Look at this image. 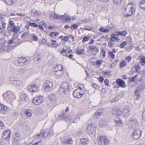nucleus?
Wrapping results in <instances>:
<instances>
[{
  "label": "nucleus",
  "instance_id": "obj_51",
  "mask_svg": "<svg viewBox=\"0 0 145 145\" xmlns=\"http://www.w3.org/2000/svg\"><path fill=\"white\" fill-rule=\"evenodd\" d=\"M31 37L33 39V40L35 41H36L38 40V38L36 36H35L34 35H31Z\"/></svg>",
  "mask_w": 145,
  "mask_h": 145
},
{
  "label": "nucleus",
  "instance_id": "obj_41",
  "mask_svg": "<svg viewBox=\"0 0 145 145\" xmlns=\"http://www.w3.org/2000/svg\"><path fill=\"white\" fill-rule=\"evenodd\" d=\"M37 112L38 115L42 114L43 113L42 110L40 108H38L37 109Z\"/></svg>",
  "mask_w": 145,
  "mask_h": 145
},
{
  "label": "nucleus",
  "instance_id": "obj_25",
  "mask_svg": "<svg viewBox=\"0 0 145 145\" xmlns=\"http://www.w3.org/2000/svg\"><path fill=\"white\" fill-rule=\"evenodd\" d=\"M56 67H54V68L53 70V71L55 72V74L57 76H60L62 75L63 73V71H56L55 69Z\"/></svg>",
  "mask_w": 145,
  "mask_h": 145
},
{
  "label": "nucleus",
  "instance_id": "obj_28",
  "mask_svg": "<svg viewBox=\"0 0 145 145\" xmlns=\"http://www.w3.org/2000/svg\"><path fill=\"white\" fill-rule=\"evenodd\" d=\"M32 114V111L30 109H27L26 110L25 114L26 116L31 117Z\"/></svg>",
  "mask_w": 145,
  "mask_h": 145
},
{
  "label": "nucleus",
  "instance_id": "obj_17",
  "mask_svg": "<svg viewBox=\"0 0 145 145\" xmlns=\"http://www.w3.org/2000/svg\"><path fill=\"white\" fill-rule=\"evenodd\" d=\"M63 17L62 18V20H65L66 22H70L71 20V17L69 15H66V14H65L64 15H62Z\"/></svg>",
  "mask_w": 145,
  "mask_h": 145
},
{
  "label": "nucleus",
  "instance_id": "obj_8",
  "mask_svg": "<svg viewBox=\"0 0 145 145\" xmlns=\"http://www.w3.org/2000/svg\"><path fill=\"white\" fill-rule=\"evenodd\" d=\"M142 134V131L140 129L135 130L133 132L132 137L133 139L137 140L140 138Z\"/></svg>",
  "mask_w": 145,
  "mask_h": 145
},
{
  "label": "nucleus",
  "instance_id": "obj_52",
  "mask_svg": "<svg viewBox=\"0 0 145 145\" xmlns=\"http://www.w3.org/2000/svg\"><path fill=\"white\" fill-rule=\"evenodd\" d=\"M8 45H13V44L14 45H15V43L14 42L13 40L12 39L9 40L8 42Z\"/></svg>",
  "mask_w": 145,
  "mask_h": 145
},
{
  "label": "nucleus",
  "instance_id": "obj_6",
  "mask_svg": "<svg viewBox=\"0 0 145 145\" xmlns=\"http://www.w3.org/2000/svg\"><path fill=\"white\" fill-rule=\"evenodd\" d=\"M53 83L50 81L47 80L44 83L43 88L46 91H49L52 88Z\"/></svg>",
  "mask_w": 145,
  "mask_h": 145
},
{
  "label": "nucleus",
  "instance_id": "obj_34",
  "mask_svg": "<svg viewBox=\"0 0 145 145\" xmlns=\"http://www.w3.org/2000/svg\"><path fill=\"white\" fill-rule=\"evenodd\" d=\"M11 28L12 31L15 33H17L19 31V29L17 28L15 25L13 26Z\"/></svg>",
  "mask_w": 145,
  "mask_h": 145
},
{
  "label": "nucleus",
  "instance_id": "obj_11",
  "mask_svg": "<svg viewBox=\"0 0 145 145\" xmlns=\"http://www.w3.org/2000/svg\"><path fill=\"white\" fill-rule=\"evenodd\" d=\"M11 135V132L10 130H8L5 131L3 133L2 136L3 138L5 140H9Z\"/></svg>",
  "mask_w": 145,
  "mask_h": 145
},
{
  "label": "nucleus",
  "instance_id": "obj_3",
  "mask_svg": "<svg viewBox=\"0 0 145 145\" xmlns=\"http://www.w3.org/2000/svg\"><path fill=\"white\" fill-rule=\"evenodd\" d=\"M128 125L129 128L135 129L138 127L139 123L136 119L132 118L129 120Z\"/></svg>",
  "mask_w": 145,
  "mask_h": 145
},
{
  "label": "nucleus",
  "instance_id": "obj_35",
  "mask_svg": "<svg viewBox=\"0 0 145 145\" xmlns=\"http://www.w3.org/2000/svg\"><path fill=\"white\" fill-rule=\"evenodd\" d=\"M142 123L143 125L145 126V111L143 112L142 114Z\"/></svg>",
  "mask_w": 145,
  "mask_h": 145
},
{
  "label": "nucleus",
  "instance_id": "obj_13",
  "mask_svg": "<svg viewBox=\"0 0 145 145\" xmlns=\"http://www.w3.org/2000/svg\"><path fill=\"white\" fill-rule=\"evenodd\" d=\"M92 123H90L87 127V130L89 133H93L96 130V127Z\"/></svg>",
  "mask_w": 145,
  "mask_h": 145
},
{
  "label": "nucleus",
  "instance_id": "obj_31",
  "mask_svg": "<svg viewBox=\"0 0 145 145\" xmlns=\"http://www.w3.org/2000/svg\"><path fill=\"white\" fill-rule=\"evenodd\" d=\"M115 122L116 124L119 126H121L123 124V121L119 119H118L117 120H115Z\"/></svg>",
  "mask_w": 145,
  "mask_h": 145
},
{
  "label": "nucleus",
  "instance_id": "obj_29",
  "mask_svg": "<svg viewBox=\"0 0 145 145\" xmlns=\"http://www.w3.org/2000/svg\"><path fill=\"white\" fill-rule=\"evenodd\" d=\"M7 110V107L4 105L0 104V111H6Z\"/></svg>",
  "mask_w": 145,
  "mask_h": 145
},
{
  "label": "nucleus",
  "instance_id": "obj_30",
  "mask_svg": "<svg viewBox=\"0 0 145 145\" xmlns=\"http://www.w3.org/2000/svg\"><path fill=\"white\" fill-rule=\"evenodd\" d=\"M140 4L141 8L145 10V0H142L140 2Z\"/></svg>",
  "mask_w": 145,
  "mask_h": 145
},
{
  "label": "nucleus",
  "instance_id": "obj_2",
  "mask_svg": "<svg viewBox=\"0 0 145 145\" xmlns=\"http://www.w3.org/2000/svg\"><path fill=\"white\" fill-rule=\"evenodd\" d=\"M9 82L13 85L18 87L22 85L23 82L21 80H19L18 79L14 76H11L9 78Z\"/></svg>",
  "mask_w": 145,
  "mask_h": 145
},
{
  "label": "nucleus",
  "instance_id": "obj_61",
  "mask_svg": "<svg viewBox=\"0 0 145 145\" xmlns=\"http://www.w3.org/2000/svg\"><path fill=\"white\" fill-rule=\"evenodd\" d=\"M104 74L108 76H111V74L109 71H106L105 72Z\"/></svg>",
  "mask_w": 145,
  "mask_h": 145
},
{
  "label": "nucleus",
  "instance_id": "obj_55",
  "mask_svg": "<svg viewBox=\"0 0 145 145\" xmlns=\"http://www.w3.org/2000/svg\"><path fill=\"white\" fill-rule=\"evenodd\" d=\"M59 34V33L58 32H52L50 33V35L52 36H57Z\"/></svg>",
  "mask_w": 145,
  "mask_h": 145
},
{
  "label": "nucleus",
  "instance_id": "obj_36",
  "mask_svg": "<svg viewBox=\"0 0 145 145\" xmlns=\"http://www.w3.org/2000/svg\"><path fill=\"white\" fill-rule=\"evenodd\" d=\"M31 13L33 14L36 16H38L40 14V13L38 11L36 10L35 9L32 10L31 11Z\"/></svg>",
  "mask_w": 145,
  "mask_h": 145
},
{
  "label": "nucleus",
  "instance_id": "obj_38",
  "mask_svg": "<svg viewBox=\"0 0 145 145\" xmlns=\"http://www.w3.org/2000/svg\"><path fill=\"white\" fill-rule=\"evenodd\" d=\"M127 63L124 60H122L120 64V67L121 68L123 67L126 65Z\"/></svg>",
  "mask_w": 145,
  "mask_h": 145
},
{
  "label": "nucleus",
  "instance_id": "obj_64",
  "mask_svg": "<svg viewBox=\"0 0 145 145\" xmlns=\"http://www.w3.org/2000/svg\"><path fill=\"white\" fill-rule=\"evenodd\" d=\"M46 40L45 39H42L41 40L40 43L41 44H44L46 43Z\"/></svg>",
  "mask_w": 145,
  "mask_h": 145
},
{
  "label": "nucleus",
  "instance_id": "obj_46",
  "mask_svg": "<svg viewBox=\"0 0 145 145\" xmlns=\"http://www.w3.org/2000/svg\"><path fill=\"white\" fill-rule=\"evenodd\" d=\"M118 100L119 99L118 97H116L114 98V99L110 100V103L116 102H117Z\"/></svg>",
  "mask_w": 145,
  "mask_h": 145
},
{
  "label": "nucleus",
  "instance_id": "obj_1",
  "mask_svg": "<svg viewBox=\"0 0 145 145\" xmlns=\"http://www.w3.org/2000/svg\"><path fill=\"white\" fill-rule=\"evenodd\" d=\"M136 5L134 3H131L127 5L125 8V11L127 13L124 15L125 17L131 16L135 13Z\"/></svg>",
  "mask_w": 145,
  "mask_h": 145
},
{
  "label": "nucleus",
  "instance_id": "obj_10",
  "mask_svg": "<svg viewBox=\"0 0 145 145\" xmlns=\"http://www.w3.org/2000/svg\"><path fill=\"white\" fill-rule=\"evenodd\" d=\"M28 88L32 92H36L39 89V86L38 85L34 84H31L28 86Z\"/></svg>",
  "mask_w": 145,
  "mask_h": 145
},
{
  "label": "nucleus",
  "instance_id": "obj_12",
  "mask_svg": "<svg viewBox=\"0 0 145 145\" xmlns=\"http://www.w3.org/2000/svg\"><path fill=\"white\" fill-rule=\"evenodd\" d=\"M18 62L21 65H26L28 63L29 61L23 57H19L17 59Z\"/></svg>",
  "mask_w": 145,
  "mask_h": 145
},
{
  "label": "nucleus",
  "instance_id": "obj_9",
  "mask_svg": "<svg viewBox=\"0 0 145 145\" xmlns=\"http://www.w3.org/2000/svg\"><path fill=\"white\" fill-rule=\"evenodd\" d=\"M82 88L76 89L73 92L74 97L76 98H80L84 95V93L81 92Z\"/></svg>",
  "mask_w": 145,
  "mask_h": 145
},
{
  "label": "nucleus",
  "instance_id": "obj_43",
  "mask_svg": "<svg viewBox=\"0 0 145 145\" xmlns=\"http://www.w3.org/2000/svg\"><path fill=\"white\" fill-rule=\"evenodd\" d=\"M135 68L136 69V72H140L141 67L139 65H135Z\"/></svg>",
  "mask_w": 145,
  "mask_h": 145
},
{
  "label": "nucleus",
  "instance_id": "obj_20",
  "mask_svg": "<svg viewBox=\"0 0 145 145\" xmlns=\"http://www.w3.org/2000/svg\"><path fill=\"white\" fill-rule=\"evenodd\" d=\"M49 100L51 101H55L56 99V95L53 94H50L48 96Z\"/></svg>",
  "mask_w": 145,
  "mask_h": 145
},
{
  "label": "nucleus",
  "instance_id": "obj_26",
  "mask_svg": "<svg viewBox=\"0 0 145 145\" xmlns=\"http://www.w3.org/2000/svg\"><path fill=\"white\" fill-rule=\"evenodd\" d=\"M20 99L24 101H27L28 100L27 95L25 94H22L21 95Z\"/></svg>",
  "mask_w": 145,
  "mask_h": 145
},
{
  "label": "nucleus",
  "instance_id": "obj_23",
  "mask_svg": "<svg viewBox=\"0 0 145 145\" xmlns=\"http://www.w3.org/2000/svg\"><path fill=\"white\" fill-rule=\"evenodd\" d=\"M88 142V140L87 138H82L80 140V145H86Z\"/></svg>",
  "mask_w": 145,
  "mask_h": 145
},
{
  "label": "nucleus",
  "instance_id": "obj_63",
  "mask_svg": "<svg viewBox=\"0 0 145 145\" xmlns=\"http://www.w3.org/2000/svg\"><path fill=\"white\" fill-rule=\"evenodd\" d=\"M131 59V57L130 56H128L126 57L125 58V59L128 62H129Z\"/></svg>",
  "mask_w": 145,
  "mask_h": 145
},
{
  "label": "nucleus",
  "instance_id": "obj_54",
  "mask_svg": "<svg viewBox=\"0 0 145 145\" xmlns=\"http://www.w3.org/2000/svg\"><path fill=\"white\" fill-rule=\"evenodd\" d=\"M113 3L116 4H118L121 2V0H113Z\"/></svg>",
  "mask_w": 145,
  "mask_h": 145
},
{
  "label": "nucleus",
  "instance_id": "obj_4",
  "mask_svg": "<svg viewBox=\"0 0 145 145\" xmlns=\"http://www.w3.org/2000/svg\"><path fill=\"white\" fill-rule=\"evenodd\" d=\"M69 89V85L66 82L62 83L59 88V91L61 94H65L68 91Z\"/></svg>",
  "mask_w": 145,
  "mask_h": 145
},
{
  "label": "nucleus",
  "instance_id": "obj_40",
  "mask_svg": "<svg viewBox=\"0 0 145 145\" xmlns=\"http://www.w3.org/2000/svg\"><path fill=\"white\" fill-rule=\"evenodd\" d=\"M127 44V42L126 41H124L122 42L120 45V47L121 48H124Z\"/></svg>",
  "mask_w": 145,
  "mask_h": 145
},
{
  "label": "nucleus",
  "instance_id": "obj_18",
  "mask_svg": "<svg viewBox=\"0 0 145 145\" xmlns=\"http://www.w3.org/2000/svg\"><path fill=\"white\" fill-rule=\"evenodd\" d=\"M106 121L103 119H100L99 122V125L101 127L105 126L106 124Z\"/></svg>",
  "mask_w": 145,
  "mask_h": 145
},
{
  "label": "nucleus",
  "instance_id": "obj_62",
  "mask_svg": "<svg viewBox=\"0 0 145 145\" xmlns=\"http://www.w3.org/2000/svg\"><path fill=\"white\" fill-rule=\"evenodd\" d=\"M104 82H105V84L106 85L108 86L109 85V82L108 80L107 79H106L105 80Z\"/></svg>",
  "mask_w": 145,
  "mask_h": 145
},
{
  "label": "nucleus",
  "instance_id": "obj_53",
  "mask_svg": "<svg viewBox=\"0 0 145 145\" xmlns=\"http://www.w3.org/2000/svg\"><path fill=\"white\" fill-rule=\"evenodd\" d=\"M108 54L112 58H114L115 55L112 52H110L108 53Z\"/></svg>",
  "mask_w": 145,
  "mask_h": 145
},
{
  "label": "nucleus",
  "instance_id": "obj_48",
  "mask_svg": "<svg viewBox=\"0 0 145 145\" xmlns=\"http://www.w3.org/2000/svg\"><path fill=\"white\" fill-rule=\"evenodd\" d=\"M25 70L24 69H21L18 70V72L21 74H24L25 72Z\"/></svg>",
  "mask_w": 145,
  "mask_h": 145
},
{
  "label": "nucleus",
  "instance_id": "obj_50",
  "mask_svg": "<svg viewBox=\"0 0 145 145\" xmlns=\"http://www.w3.org/2000/svg\"><path fill=\"white\" fill-rule=\"evenodd\" d=\"M29 35L28 33H25L21 35V37L22 38L27 37L29 36Z\"/></svg>",
  "mask_w": 145,
  "mask_h": 145
},
{
  "label": "nucleus",
  "instance_id": "obj_45",
  "mask_svg": "<svg viewBox=\"0 0 145 145\" xmlns=\"http://www.w3.org/2000/svg\"><path fill=\"white\" fill-rule=\"evenodd\" d=\"M141 63L142 65H144L145 64V57H143L142 58H140Z\"/></svg>",
  "mask_w": 145,
  "mask_h": 145
},
{
  "label": "nucleus",
  "instance_id": "obj_44",
  "mask_svg": "<svg viewBox=\"0 0 145 145\" xmlns=\"http://www.w3.org/2000/svg\"><path fill=\"white\" fill-rule=\"evenodd\" d=\"M78 27L77 25L76 24H73L71 26L70 28L72 30L76 29Z\"/></svg>",
  "mask_w": 145,
  "mask_h": 145
},
{
  "label": "nucleus",
  "instance_id": "obj_16",
  "mask_svg": "<svg viewBox=\"0 0 145 145\" xmlns=\"http://www.w3.org/2000/svg\"><path fill=\"white\" fill-rule=\"evenodd\" d=\"M116 83L118 84L119 86L121 88H125L126 86L125 82L121 79H118L116 80Z\"/></svg>",
  "mask_w": 145,
  "mask_h": 145
},
{
  "label": "nucleus",
  "instance_id": "obj_57",
  "mask_svg": "<svg viewBox=\"0 0 145 145\" xmlns=\"http://www.w3.org/2000/svg\"><path fill=\"white\" fill-rule=\"evenodd\" d=\"M84 51V49H81L80 50H78L76 52V53L78 54H82V52Z\"/></svg>",
  "mask_w": 145,
  "mask_h": 145
},
{
  "label": "nucleus",
  "instance_id": "obj_7",
  "mask_svg": "<svg viewBox=\"0 0 145 145\" xmlns=\"http://www.w3.org/2000/svg\"><path fill=\"white\" fill-rule=\"evenodd\" d=\"M43 100V97L40 95H39L34 97L33 99L32 102L35 105H38L41 104Z\"/></svg>",
  "mask_w": 145,
  "mask_h": 145
},
{
  "label": "nucleus",
  "instance_id": "obj_56",
  "mask_svg": "<svg viewBox=\"0 0 145 145\" xmlns=\"http://www.w3.org/2000/svg\"><path fill=\"white\" fill-rule=\"evenodd\" d=\"M29 25L31 26L35 27H37L38 26V25L37 24L34 23H30L29 24Z\"/></svg>",
  "mask_w": 145,
  "mask_h": 145
},
{
  "label": "nucleus",
  "instance_id": "obj_47",
  "mask_svg": "<svg viewBox=\"0 0 145 145\" xmlns=\"http://www.w3.org/2000/svg\"><path fill=\"white\" fill-rule=\"evenodd\" d=\"M119 40V39L118 37H116L112 36L110 38V40L113 42H114V41L115 40Z\"/></svg>",
  "mask_w": 145,
  "mask_h": 145
},
{
  "label": "nucleus",
  "instance_id": "obj_39",
  "mask_svg": "<svg viewBox=\"0 0 145 145\" xmlns=\"http://www.w3.org/2000/svg\"><path fill=\"white\" fill-rule=\"evenodd\" d=\"M114 45V43L110 40L109 41L108 43V45L109 47L111 48L113 47Z\"/></svg>",
  "mask_w": 145,
  "mask_h": 145
},
{
  "label": "nucleus",
  "instance_id": "obj_21",
  "mask_svg": "<svg viewBox=\"0 0 145 145\" xmlns=\"http://www.w3.org/2000/svg\"><path fill=\"white\" fill-rule=\"evenodd\" d=\"M89 50L92 52H97L99 51V49L94 46H90L89 47Z\"/></svg>",
  "mask_w": 145,
  "mask_h": 145
},
{
  "label": "nucleus",
  "instance_id": "obj_14",
  "mask_svg": "<svg viewBox=\"0 0 145 145\" xmlns=\"http://www.w3.org/2000/svg\"><path fill=\"white\" fill-rule=\"evenodd\" d=\"M130 108L128 106H127L122 111L123 115L125 117H128L130 115Z\"/></svg>",
  "mask_w": 145,
  "mask_h": 145
},
{
  "label": "nucleus",
  "instance_id": "obj_42",
  "mask_svg": "<svg viewBox=\"0 0 145 145\" xmlns=\"http://www.w3.org/2000/svg\"><path fill=\"white\" fill-rule=\"evenodd\" d=\"M99 30L101 32H103L104 33H106L108 32L109 31V30L108 29H103V28L102 27L100 28L99 29Z\"/></svg>",
  "mask_w": 145,
  "mask_h": 145
},
{
  "label": "nucleus",
  "instance_id": "obj_32",
  "mask_svg": "<svg viewBox=\"0 0 145 145\" xmlns=\"http://www.w3.org/2000/svg\"><path fill=\"white\" fill-rule=\"evenodd\" d=\"M127 33V31H118L117 34L118 35H120L121 36H124Z\"/></svg>",
  "mask_w": 145,
  "mask_h": 145
},
{
  "label": "nucleus",
  "instance_id": "obj_5",
  "mask_svg": "<svg viewBox=\"0 0 145 145\" xmlns=\"http://www.w3.org/2000/svg\"><path fill=\"white\" fill-rule=\"evenodd\" d=\"M97 140L99 145H106L109 142L108 138L103 136H99Z\"/></svg>",
  "mask_w": 145,
  "mask_h": 145
},
{
  "label": "nucleus",
  "instance_id": "obj_15",
  "mask_svg": "<svg viewBox=\"0 0 145 145\" xmlns=\"http://www.w3.org/2000/svg\"><path fill=\"white\" fill-rule=\"evenodd\" d=\"M112 114H116L118 116H120L121 114H123L122 111L120 109L118 108H114L113 109L112 111Z\"/></svg>",
  "mask_w": 145,
  "mask_h": 145
},
{
  "label": "nucleus",
  "instance_id": "obj_37",
  "mask_svg": "<svg viewBox=\"0 0 145 145\" xmlns=\"http://www.w3.org/2000/svg\"><path fill=\"white\" fill-rule=\"evenodd\" d=\"M57 68V69L58 71H63V66L61 65H57L55 69Z\"/></svg>",
  "mask_w": 145,
  "mask_h": 145
},
{
  "label": "nucleus",
  "instance_id": "obj_58",
  "mask_svg": "<svg viewBox=\"0 0 145 145\" xmlns=\"http://www.w3.org/2000/svg\"><path fill=\"white\" fill-rule=\"evenodd\" d=\"M5 51V46L1 47L0 48V53Z\"/></svg>",
  "mask_w": 145,
  "mask_h": 145
},
{
  "label": "nucleus",
  "instance_id": "obj_59",
  "mask_svg": "<svg viewBox=\"0 0 145 145\" xmlns=\"http://www.w3.org/2000/svg\"><path fill=\"white\" fill-rule=\"evenodd\" d=\"M92 86L93 87L96 89H98L99 88V86L95 84H92Z\"/></svg>",
  "mask_w": 145,
  "mask_h": 145
},
{
  "label": "nucleus",
  "instance_id": "obj_19",
  "mask_svg": "<svg viewBox=\"0 0 145 145\" xmlns=\"http://www.w3.org/2000/svg\"><path fill=\"white\" fill-rule=\"evenodd\" d=\"M51 17L53 18H54L56 19H61L62 20V18L63 17L62 15L59 16L58 14H53L51 15Z\"/></svg>",
  "mask_w": 145,
  "mask_h": 145
},
{
  "label": "nucleus",
  "instance_id": "obj_60",
  "mask_svg": "<svg viewBox=\"0 0 145 145\" xmlns=\"http://www.w3.org/2000/svg\"><path fill=\"white\" fill-rule=\"evenodd\" d=\"M89 39L88 37H87L86 36H85L83 38L82 42H86L88 41Z\"/></svg>",
  "mask_w": 145,
  "mask_h": 145
},
{
  "label": "nucleus",
  "instance_id": "obj_27",
  "mask_svg": "<svg viewBox=\"0 0 145 145\" xmlns=\"http://www.w3.org/2000/svg\"><path fill=\"white\" fill-rule=\"evenodd\" d=\"M102 114V111L101 110H99L96 112L94 114V116L96 118H98Z\"/></svg>",
  "mask_w": 145,
  "mask_h": 145
},
{
  "label": "nucleus",
  "instance_id": "obj_33",
  "mask_svg": "<svg viewBox=\"0 0 145 145\" xmlns=\"http://www.w3.org/2000/svg\"><path fill=\"white\" fill-rule=\"evenodd\" d=\"M46 136H45L44 135H42V134L40 132L39 134H38L37 135L35 136V138L36 139H38L40 138H42V137H45Z\"/></svg>",
  "mask_w": 145,
  "mask_h": 145
},
{
  "label": "nucleus",
  "instance_id": "obj_22",
  "mask_svg": "<svg viewBox=\"0 0 145 145\" xmlns=\"http://www.w3.org/2000/svg\"><path fill=\"white\" fill-rule=\"evenodd\" d=\"M7 5H12L16 1V0H3Z\"/></svg>",
  "mask_w": 145,
  "mask_h": 145
},
{
  "label": "nucleus",
  "instance_id": "obj_49",
  "mask_svg": "<svg viewBox=\"0 0 145 145\" xmlns=\"http://www.w3.org/2000/svg\"><path fill=\"white\" fill-rule=\"evenodd\" d=\"M3 97L4 99H5L6 100H8V95L7 93H4L3 94Z\"/></svg>",
  "mask_w": 145,
  "mask_h": 145
},
{
  "label": "nucleus",
  "instance_id": "obj_24",
  "mask_svg": "<svg viewBox=\"0 0 145 145\" xmlns=\"http://www.w3.org/2000/svg\"><path fill=\"white\" fill-rule=\"evenodd\" d=\"M72 142V139L70 138L65 139L62 141V143L65 144H71Z\"/></svg>",
  "mask_w": 145,
  "mask_h": 145
}]
</instances>
